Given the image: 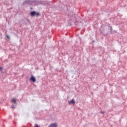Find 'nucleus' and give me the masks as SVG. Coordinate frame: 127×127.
<instances>
[{"mask_svg": "<svg viewBox=\"0 0 127 127\" xmlns=\"http://www.w3.org/2000/svg\"><path fill=\"white\" fill-rule=\"evenodd\" d=\"M32 3H34L35 5H38L43 4V3H44V1H39V0H32Z\"/></svg>", "mask_w": 127, "mask_h": 127, "instance_id": "1", "label": "nucleus"}, {"mask_svg": "<svg viewBox=\"0 0 127 127\" xmlns=\"http://www.w3.org/2000/svg\"><path fill=\"white\" fill-rule=\"evenodd\" d=\"M30 14L31 16L33 17L34 16H35L36 15L37 17H38V16H40V12H36V11H32L30 12Z\"/></svg>", "mask_w": 127, "mask_h": 127, "instance_id": "2", "label": "nucleus"}, {"mask_svg": "<svg viewBox=\"0 0 127 127\" xmlns=\"http://www.w3.org/2000/svg\"><path fill=\"white\" fill-rule=\"evenodd\" d=\"M23 5H32V0H26L22 3Z\"/></svg>", "mask_w": 127, "mask_h": 127, "instance_id": "3", "label": "nucleus"}, {"mask_svg": "<svg viewBox=\"0 0 127 127\" xmlns=\"http://www.w3.org/2000/svg\"><path fill=\"white\" fill-rule=\"evenodd\" d=\"M30 81L33 83H35V82H36V78L35 77H34V76L31 75V77L30 78Z\"/></svg>", "mask_w": 127, "mask_h": 127, "instance_id": "4", "label": "nucleus"}, {"mask_svg": "<svg viewBox=\"0 0 127 127\" xmlns=\"http://www.w3.org/2000/svg\"><path fill=\"white\" fill-rule=\"evenodd\" d=\"M48 127H58V125L57 123H53L49 125Z\"/></svg>", "mask_w": 127, "mask_h": 127, "instance_id": "5", "label": "nucleus"}, {"mask_svg": "<svg viewBox=\"0 0 127 127\" xmlns=\"http://www.w3.org/2000/svg\"><path fill=\"white\" fill-rule=\"evenodd\" d=\"M68 104L69 105H71V104H72V105H74V104H76V102H75V100H74V98H73L70 101H68Z\"/></svg>", "mask_w": 127, "mask_h": 127, "instance_id": "6", "label": "nucleus"}, {"mask_svg": "<svg viewBox=\"0 0 127 127\" xmlns=\"http://www.w3.org/2000/svg\"><path fill=\"white\" fill-rule=\"evenodd\" d=\"M107 26L108 27H110V32H112V31H113V27L112 26H111V25L110 24H108L107 25Z\"/></svg>", "mask_w": 127, "mask_h": 127, "instance_id": "7", "label": "nucleus"}, {"mask_svg": "<svg viewBox=\"0 0 127 127\" xmlns=\"http://www.w3.org/2000/svg\"><path fill=\"white\" fill-rule=\"evenodd\" d=\"M12 103H14L15 105H16L17 103H16V99L15 98H13L12 99Z\"/></svg>", "mask_w": 127, "mask_h": 127, "instance_id": "8", "label": "nucleus"}, {"mask_svg": "<svg viewBox=\"0 0 127 127\" xmlns=\"http://www.w3.org/2000/svg\"><path fill=\"white\" fill-rule=\"evenodd\" d=\"M103 30H104V31H106V30H107H107H109V29L108 28V27L107 26H104L103 27Z\"/></svg>", "mask_w": 127, "mask_h": 127, "instance_id": "9", "label": "nucleus"}, {"mask_svg": "<svg viewBox=\"0 0 127 127\" xmlns=\"http://www.w3.org/2000/svg\"><path fill=\"white\" fill-rule=\"evenodd\" d=\"M68 16H73V12H70L68 13Z\"/></svg>", "mask_w": 127, "mask_h": 127, "instance_id": "10", "label": "nucleus"}, {"mask_svg": "<svg viewBox=\"0 0 127 127\" xmlns=\"http://www.w3.org/2000/svg\"><path fill=\"white\" fill-rule=\"evenodd\" d=\"M27 21L29 23V24H31V22H30V20L27 19Z\"/></svg>", "mask_w": 127, "mask_h": 127, "instance_id": "11", "label": "nucleus"}, {"mask_svg": "<svg viewBox=\"0 0 127 127\" xmlns=\"http://www.w3.org/2000/svg\"><path fill=\"white\" fill-rule=\"evenodd\" d=\"M6 37L7 38V39H10V37H9V36L8 35H6Z\"/></svg>", "mask_w": 127, "mask_h": 127, "instance_id": "12", "label": "nucleus"}, {"mask_svg": "<svg viewBox=\"0 0 127 127\" xmlns=\"http://www.w3.org/2000/svg\"><path fill=\"white\" fill-rule=\"evenodd\" d=\"M3 69V68H2V67L0 66V71H1V72L2 71V70Z\"/></svg>", "mask_w": 127, "mask_h": 127, "instance_id": "13", "label": "nucleus"}, {"mask_svg": "<svg viewBox=\"0 0 127 127\" xmlns=\"http://www.w3.org/2000/svg\"><path fill=\"white\" fill-rule=\"evenodd\" d=\"M11 109H15V107H14V105H12L11 107Z\"/></svg>", "mask_w": 127, "mask_h": 127, "instance_id": "14", "label": "nucleus"}, {"mask_svg": "<svg viewBox=\"0 0 127 127\" xmlns=\"http://www.w3.org/2000/svg\"><path fill=\"white\" fill-rule=\"evenodd\" d=\"M34 127H39V126H38V125L37 124H35Z\"/></svg>", "mask_w": 127, "mask_h": 127, "instance_id": "15", "label": "nucleus"}, {"mask_svg": "<svg viewBox=\"0 0 127 127\" xmlns=\"http://www.w3.org/2000/svg\"><path fill=\"white\" fill-rule=\"evenodd\" d=\"M101 114H103L104 115V114H105V112H103V111H101L100 112Z\"/></svg>", "mask_w": 127, "mask_h": 127, "instance_id": "16", "label": "nucleus"}, {"mask_svg": "<svg viewBox=\"0 0 127 127\" xmlns=\"http://www.w3.org/2000/svg\"><path fill=\"white\" fill-rule=\"evenodd\" d=\"M114 32H115L116 33H117V31L114 30Z\"/></svg>", "mask_w": 127, "mask_h": 127, "instance_id": "17", "label": "nucleus"}, {"mask_svg": "<svg viewBox=\"0 0 127 127\" xmlns=\"http://www.w3.org/2000/svg\"><path fill=\"white\" fill-rule=\"evenodd\" d=\"M94 42H95V41L93 40L92 43H94Z\"/></svg>", "mask_w": 127, "mask_h": 127, "instance_id": "18", "label": "nucleus"}, {"mask_svg": "<svg viewBox=\"0 0 127 127\" xmlns=\"http://www.w3.org/2000/svg\"><path fill=\"white\" fill-rule=\"evenodd\" d=\"M30 9H33V8H32V7H31V8H30Z\"/></svg>", "mask_w": 127, "mask_h": 127, "instance_id": "19", "label": "nucleus"}]
</instances>
